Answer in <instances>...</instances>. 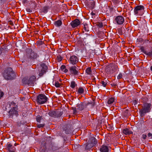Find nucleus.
<instances>
[{
	"label": "nucleus",
	"instance_id": "obj_18",
	"mask_svg": "<svg viewBox=\"0 0 152 152\" xmlns=\"http://www.w3.org/2000/svg\"><path fill=\"white\" fill-rule=\"evenodd\" d=\"M77 110H82L84 108V106L83 103H81L79 104H78L77 105Z\"/></svg>",
	"mask_w": 152,
	"mask_h": 152
},
{
	"label": "nucleus",
	"instance_id": "obj_36",
	"mask_svg": "<svg viewBox=\"0 0 152 152\" xmlns=\"http://www.w3.org/2000/svg\"><path fill=\"white\" fill-rule=\"evenodd\" d=\"M122 77V75L121 73H120L119 74L118 76H117V79H120Z\"/></svg>",
	"mask_w": 152,
	"mask_h": 152
},
{
	"label": "nucleus",
	"instance_id": "obj_4",
	"mask_svg": "<svg viewBox=\"0 0 152 152\" xmlns=\"http://www.w3.org/2000/svg\"><path fill=\"white\" fill-rule=\"evenodd\" d=\"M48 99V98L45 95L39 94L37 96V102L40 104H43L47 101Z\"/></svg>",
	"mask_w": 152,
	"mask_h": 152
},
{
	"label": "nucleus",
	"instance_id": "obj_11",
	"mask_svg": "<svg viewBox=\"0 0 152 152\" xmlns=\"http://www.w3.org/2000/svg\"><path fill=\"white\" fill-rule=\"evenodd\" d=\"M78 61V57L75 55H72L70 56L69 60V62L73 65L76 64Z\"/></svg>",
	"mask_w": 152,
	"mask_h": 152
},
{
	"label": "nucleus",
	"instance_id": "obj_1",
	"mask_svg": "<svg viewBox=\"0 0 152 152\" xmlns=\"http://www.w3.org/2000/svg\"><path fill=\"white\" fill-rule=\"evenodd\" d=\"M5 108L7 111H9L8 112L10 117H12L14 115L17 116L18 115L17 105L14 102H9Z\"/></svg>",
	"mask_w": 152,
	"mask_h": 152
},
{
	"label": "nucleus",
	"instance_id": "obj_29",
	"mask_svg": "<svg viewBox=\"0 0 152 152\" xmlns=\"http://www.w3.org/2000/svg\"><path fill=\"white\" fill-rule=\"evenodd\" d=\"M92 147V146L91 145V144L88 143L86 146V149L87 150H88L90 148H91Z\"/></svg>",
	"mask_w": 152,
	"mask_h": 152
},
{
	"label": "nucleus",
	"instance_id": "obj_19",
	"mask_svg": "<svg viewBox=\"0 0 152 152\" xmlns=\"http://www.w3.org/2000/svg\"><path fill=\"white\" fill-rule=\"evenodd\" d=\"M62 24V22L61 20H58L55 21L54 23V24L57 27L60 26Z\"/></svg>",
	"mask_w": 152,
	"mask_h": 152
},
{
	"label": "nucleus",
	"instance_id": "obj_43",
	"mask_svg": "<svg viewBox=\"0 0 152 152\" xmlns=\"http://www.w3.org/2000/svg\"><path fill=\"white\" fill-rule=\"evenodd\" d=\"M111 85L113 86H115L117 85V84L115 83H113L111 84Z\"/></svg>",
	"mask_w": 152,
	"mask_h": 152
},
{
	"label": "nucleus",
	"instance_id": "obj_42",
	"mask_svg": "<svg viewBox=\"0 0 152 152\" xmlns=\"http://www.w3.org/2000/svg\"><path fill=\"white\" fill-rule=\"evenodd\" d=\"M3 92L0 91V99L3 96Z\"/></svg>",
	"mask_w": 152,
	"mask_h": 152
},
{
	"label": "nucleus",
	"instance_id": "obj_30",
	"mask_svg": "<svg viewBox=\"0 0 152 152\" xmlns=\"http://www.w3.org/2000/svg\"><path fill=\"white\" fill-rule=\"evenodd\" d=\"M101 84L102 86H103L104 87H105L107 85V83L106 81H101Z\"/></svg>",
	"mask_w": 152,
	"mask_h": 152
},
{
	"label": "nucleus",
	"instance_id": "obj_45",
	"mask_svg": "<svg viewBox=\"0 0 152 152\" xmlns=\"http://www.w3.org/2000/svg\"><path fill=\"white\" fill-rule=\"evenodd\" d=\"M91 14L92 15H95L94 13L92 12L91 13Z\"/></svg>",
	"mask_w": 152,
	"mask_h": 152
},
{
	"label": "nucleus",
	"instance_id": "obj_8",
	"mask_svg": "<svg viewBox=\"0 0 152 152\" xmlns=\"http://www.w3.org/2000/svg\"><path fill=\"white\" fill-rule=\"evenodd\" d=\"M118 68L117 65H112L111 66H109L106 69V71L109 74H111L115 72Z\"/></svg>",
	"mask_w": 152,
	"mask_h": 152
},
{
	"label": "nucleus",
	"instance_id": "obj_49",
	"mask_svg": "<svg viewBox=\"0 0 152 152\" xmlns=\"http://www.w3.org/2000/svg\"><path fill=\"white\" fill-rule=\"evenodd\" d=\"M15 146H16V145L15 144Z\"/></svg>",
	"mask_w": 152,
	"mask_h": 152
},
{
	"label": "nucleus",
	"instance_id": "obj_26",
	"mask_svg": "<svg viewBox=\"0 0 152 152\" xmlns=\"http://www.w3.org/2000/svg\"><path fill=\"white\" fill-rule=\"evenodd\" d=\"M41 66L42 67L41 70L46 72V71L48 69L47 66L45 64H42L41 65Z\"/></svg>",
	"mask_w": 152,
	"mask_h": 152
},
{
	"label": "nucleus",
	"instance_id": "obj_6",
	"mask_svg": "<svg viewBox=\"0 0 152 152\" xmlns=\"http://www.w3.org/2000/svg\"><path fill=\"white\" fill-rule=\"evenodd\" d=\"M144 7L142 5L136 6L134 9L135 15H142L143 14Z\"/></svg>",
	"mask_w": 152,
	"mask_h": 152
},
{
	"label": "nucleus",
	"instance_id": "obj_31",
	"mask_svg": "<svg viewBox=\"0 0 152 152\" xmlns=\"http://www.w3.org/2000/svg\"><path fill=\"white\" fill-rule=\"evenodd\" d=\"M46 72L45 71H43V70H41V72H40L39 75V76L41 77Z\"/></svg>",
	"mask_w": 152,
	"mask_h": 152
},
{
	"label": "nucleus",
	"instance_id": "obj_35",
	"mask_svg": "<svg viewBox=\"0 0 152 152\" xmlns=\"http://www.w3.org/2000/svg\"><path fill=\"white\" fill-rule=\"evenodd\" d=\"M41 117L40 116H37V121L38 122H40L41 120Z\"/></svg>",
	"mask_w": 152,
	"mask_h": 152
},
{
	"label": "nucleus",
	"instance_id": "obj_12",
	"mask_svg": "<svg viewBox=\"0 0 152 152\" xmlns=\"http://www.w3.org/2000/svg\"><path fill=\"white\" fill-rule=\"evenodd\" d=\"M80 24V21L78 19H76L72 21L70 23L72 27L75 28L78 26Z\"/></svg>",
	"mask_w": 152,
	"mask_h": 152
},
{
	"label": "nucleus",
	"instance_id": "obj_21",
	"mask_svg": "<svg viewBox=\"0 0 152 152\" xmlns=\"http://www.w3.org/2000/svg\"><path fill=\"white\" fill-rule=\"evenodd\" d=\"M83 31H84L86 32L89 31V28L88 25L87 24H84V27L83 28Z\"/></svg>",
	"mask_w": 152,
	"mask_h": 152
},
{
	"label": "nucleus",
	"instance_id": "obj_20",
	"mask_svg": "<svg viewBox=\"0 0 152 152\" xmlns=\"http://www.w3.org/2000/svg\"><path fill=\"white\" fill-rule=\"evenodd\" d=\"M53 84L57 88L61 86V84L59 83L57 81H53Z\"/></svg>",
	"mask_w": 152,
	"mask_h": 152
},
{
	"label": "nucleus",
	"instance_id": "obj_2",
	"mask_svg": "<svg viewBox=\"0 0 152 152\" xmlns=\"http://www.w3.org/2000/svg\"><path fill=\"white\" fill-rule=\"evenodd\" d=\"M3 74V76L6 80H12L14 76V72L11 68L9 67L4 71Z\"/></svg>",
	"mask_w": 152,
	"mask_h": 152
},
{
	"label": "nucleus",
	"instance_id": "obj_25",
	"mask_svg": "<svg viewBox=\"0 0 152 152\" xmlns=\"http://www.w3.org/2000/svg\"><path fill=\"white\" fill-rule=\"evenodd\" d=\"M140 50H141V51L142 52L145 54L146 55L148 56V52H147L145 50L143 46H141L140 47Z\"/></svg>",
	"mask_w": 152,
	"mask_h": 152
},
{
	"label": "nucleus",
	"instance_id": "obj_47",
	"mask_svg": "<svg viewBox=\"0 0 152 152\" xmlns=\"http://www.w3.org/2000/svg\"><path fill=\"white\" fill-rule=\"evenodd\" d=\"M2 53V51L1 50H0V55Z\"/></svg>",
	"mask_w": 152,
	"mask_h": 152
},
{
	"label": "nucleus",
	"instance_id": "obj_27",
	"mask_svg": "<svg viewBox=\"0 0 152 152\" xmlns=\"http://www.w3.org/2000/svg\"><path fill=\"white\" fill-rule=\"evenodd\" d=\"M48 6H45L43 7L42 11V12L44 13H46L48 12Z\"/></svg>",
	"mask_w": 152,
	"mask_h": 152
},
{
	"label": "nucleus",
	"instance_id": "obj_28",
	"mask_svg": "<svg viewBox=\"0 0 152 152\" xmlns=\"http://www.w3.org/2000/svg\"><path fill=\"white\" fill-rule=\"evenodd\" d=\"M86 72L88 75H90L91 73V70L90 67H88L86 70Z\"/></svg>",
	"mask_w": 152,
	"mask_h": 152
},
{
	"label": "nucleus",
	"instance_id": "obj_13",
	"mask_svg": "<svg viewBox=\"0 0 152 152\" xmlns=\"http://www.w3.org/2000/svg\"><path fill=\"white\" fill-rule=\"evenodd\" d=\"M87 5L91 9H93L95 6V1L94 0H89L87 3Z\"/></svg>",
	"mask_w": 152,
	"mask_h": 152
},
{
	"label": "nucleus",
	"instance_id": "obj_37",
	"mask_svg": "<svg viewBox=\"0 0 152 152\" xmlns=\"http://www.w3.org/2000/svg\"><path fill=\"white\" fill-rule=\"evenodd\" d=\"M98 26L100 28H102L103 26V24L101 23H99L98 24Z\"/></svg>",
	"mask_w": 152,
	"mask_h": 152
},
{
	"label": "nucleus",
	"instance_id": "obj_17",
	"mask_svg": "<svg viewBox=\"0 0 152 152\" xmlns=\"http://www.w3.org/2000/svg\"><path fill=\"white\" fill-rule=\"evenodd\" d=\"M123 132L125 134H130L133 133V132L130 130L128 128L124 129L123 130Z\"/></svg>",
	"mask_w": 152,
	"mask_h": 152
},
{
	"label": "nucleus",
	"instance_id": "obj_16",
	"mask_svg": "<svg viewBox=\"0 0 152 152\" xmlns=\"http://www.w3.org/2000/svg\"><path fill=\"white\" fill-rule=\"evenodd\" d=\"M86 88L84 87H79L77 91V93L79 94H83L84 93V90Z\"/></svg>",
	"mask_w": 152,
	"mask_h": 152
},
{
	"label": "nucleus",
	"instance_id": "obj_7",
	"mask_svg": "<svg viewBox=\"0 0 152 152\" xmlns=\"http://www.w3.org/2000/svg\"><path fill=\"white\" fill-rule=\"evenodd\" d=\"M69 71L70 75L77 76L79 74V71L75 66H70L69 68Z\"/></svg>",
	"mask_w": 152,
	"mask_h": 152
},
{
	"label": "nucleus",
	"instance_id": "obj_23",
	"mask_svg": "<svg viewBox=\"0 0 152 152\" xmlns=\"http://www.w3.org/2000/svg\"><path fill=\"white\" fill-rule=\"evenodd\" d=\"M114 101L113 98H109L108 99L107 103L108 104H111L113 103Z\"/></svg>",
	"mask_w": 152,
	"mask_h": 152
},
{
	"label": "nucleus",
	"instance_id": "obj_44",
	"mask_svg": "<svg viewBox=\"0 0 152 152\" xmlns=\"http://www.w3.org/2000/svg\"><path fill=\"white\" fill-rule=\"evenodd\" d=\"M26 10H27V11L28 12H32L31 10L29 9H27Z\"/></svg>",
	"mask_w": 152,
	"mask_h": 152
},
{
	"label": "nucleus",
	"instance_id": "obj_22",
	"mask_svg": "<svg viewBox=\"0 0 152 152\" xmlns=\"http://www.w3.org/2000/svg\"><path fill=\"white\" fill-rule=\"evenodd\" d=\"M77 86V84L74 81H72L70 83V86L72 88H74Z\"/></svg>",
	"mask_w": 152,
	"mask_h": 152
},
{
	"label": "nucleus",
	"instance_id": "obj_41",
	"mask_svg": "<svg viewBox=\"0 0 152 152\" xmlns=\"http://www.w3.org/2000/svg\"><path fill=\"white\" fill-rule=\"evenodd\" d=\"M66 68V66L64 65H62L61 67V69L62 70H64Z\"/></svg>",
	"mask_w": 152,
	"mask_h": 152
},
{
	"label": "nucleus",
	"instance_id": "obj_10",
	"mask_svg": "<svg viewBox=\"0 0 152 152\" xmlns=\"http://www.w3.org/2000/svg\"><path fill=\"white\" fill-rule=\"evenodd\" d=\"M115 22L118 25L123 24L124 21V18L122 16L119 15L117 16L115 19Z\"/></svg>",
	"mask_w": 152,
	"mask_h": 152
},
{
	"label": "nucleus",
	"instance_id": "obj_3",
	"mask_svg": "<svg viewBox=\"0 0 152 152\" xmlns=\"http://www.w3.org/2000/svg\"><path fill=\"white\" fill-rule=\"evenodd\" d=\"M36 79V77L35 76L32 75L28 79L23 80V83L24 84H27L29 86H33L34 85Z\"/></svg>",
	"mask_w": 152,
	"mask_h": 152
},
{
	"label": "nucleus",
	"instance_id": "obj_15",
	"mask_svg": "<svg viewBox=\"0 0 152 152\" xmlns=\"http://www.w3.org/2000/svg\"><path fill=\"white\" fill-rule=\"evenodd\" d=\"M109 150L108 147L104 145H102L100 149L101 152H108Z\"/></svg>",
	"mask_w": 152,
	"mask_h": 152
},
{
	"label": "nucleus",
	"instance_id": "obj_24",
	"mask_svg": "<svg viewBox=\"0 0 152 152\" xmlns=\"http://www.w3.org/2000/svg\"><path fill=\"white\" fill-rule=\"evenodd\" d=\"M48 114L51 117H54L56 115V113L54 111H51L48 113Z\"/></svg>",
	"mask_w": 152,
	"mask_h": 152
},
{
	"label": "nucleus",
	"instance_id": "obj_14",
	"mask_svg": "<svg viewBox=\"0 0 152 152\" xmlns=\"http://www.w3.org/2000/svg\"><path fill=\"white\" fill-rule=\"evenodd\" d=\"M7 147L10 152H15V148L10 143L7 144Z\"/></svg>",
	"mask_w": 152,
	"mask_h": 152
},
{
	"label": "nucleus",
	"instance_id": "obj_39",
	"mask_svg": "<svg viewBox=\"0 0 152 152\" xmlns=\"http://www.w3.org/2000/svg\"><path fill=\"white\" fill-rule=\"evenodd\" d=\"M62 58L61 56L58 57V61H60L62 60Z\"/></svg>",
	"mask_w": 152,
	"mask_h": 152
},
{
	"label": "nucleus",
	"instance_id": "obj_40",
	"mask_svg": "<svg viewBox=\"0 0 152 152\" xmlns=\"http://www.w3.org/2000/svg\"><path fill=\"white\" fill-rule=\"evenodd\" d=\"M73 112L74 114H75L77 113L76 109V108H74L73 109Z\"/></svg>",
	"mask_w": 152,
	"mask_h": 152
},
{
	"label": "nucleus",
	"instance_id": "obj_32",
	"mask_svg": "<svg viewBox=\"0 0 152 152\" xmlns=\"http://www.w3.org/2000/svg\"><path fill=\"white\" fill-rule=\"evenodd\" d=\"M148 139H152V133H149L148 134Z\"/></svg>",
	"mask_w": 152,
	"mask_h": 152
},
{
	"label": "nucleus",
	"instance_id": "obj_5",
	"mask_svg": "<svg viewBox=\"0 0 152 152\" xmlns=\"http://www.w3.org/2000/svg\"><path fill=\"white\" fill-rule=\"evenodd\" d=\"M151 104L147 103L143 104L142 108L140 110L141 114L144 115L145 114L149 112L150 111Z\"/></svg>",
	"mask_w": 152,
	"mask_h": 152
},
{
	"label": "nucleus",
	"instance_id": "obj_9",
	"mask_svg": "<svg viewBox=\"0 0 152 152\" xmlns=\"http://www.w3.org/2000/svg\"><path fill=\"white\" fill-rule=\"evenodd\" d=\"M37 56V53L31 50H29L27 54V57L28 58L32 60L36 58Z\"/></svg>",
	"mask_w": 152,
	"mask_h": 152
},
{
	"label": "nucleus",
	"instance_id": "obj_46",
	"mask_svg": "<svg viewBox=\"0 0 152 152\" xmlns=\"http://www.w3.org/2000/svg\"><path fill=\"white\" fill-rule=\"evenodd\" d=\"M65 72H68V70L67 69H66V68L64 69V71Z\"/></svg>",
	"mask_w": 152,
	"mask_h": 152
},
{
	"label": "nucleus",
	"instance_id": "obj_38",
	"mask_svg": "<svg viewBox=\"0 0 152 152\" xmlns=\"http://www.w3.org/2000/svg\"><path fill=\"white\" fill-rule=\"evenodd\" d=\"M147 137V136L145 134H142V138L144 140L146 139Z\"/></svg>",
	"mask_w": 152,
	"mask_h": 152
},
{
	"label": "nucleus",
	"instance_id": "obj_33",
	"mask_svg": "<svg viewBox=\"0 0 152 152\" xmlns=\"http://www.w3.org/2000/svg\"><path fill=\"white\" fill-rule=\"evenodd\" d=\"M148 56L150 57H152V48L151 50L148 52Z\"/></svg>",
	"mask_w": 152,
	"mask_h": 152
},
{
	"label": "nucleus",
	"instance_id": "obj_48",
	"mask_svg": "<svg viewBox=\"0 0 152 152\" xmlns=\"http://www.w3.org/2000/svg\"><path fill=\"white\" fill-rule=\"evenodd\" d=\"M61 81H62V80H61V79H60L59 80V81H60V82H61Z\"/></svg>",
	"mask_w": 152,
	"mask_h": 152
},
{
	"label": "nucleus",
	"instance_id": "obj_34",
	"mask_svg": "<svg viewBox=\"0 0 152 152\" xmlns=\"http://www.w3.org/2000/svg\"><path fill=\"white\" fill-rule=\"evenodd\" d=\"M45 126L44 124H37V127L38 128H41L42 127H43Z\"/></svg>",
	"mask_w": 152,
	"mask_h": 152
}]
</instances>
